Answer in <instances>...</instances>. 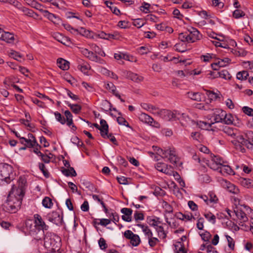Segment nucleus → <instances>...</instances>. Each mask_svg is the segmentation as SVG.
Listing matches in <instances>:
<instances>
[{"label": "nucleus", "mask_w": 253, "mask_h": 253, "mask_svg": "<svg viewBox=\"0 0 253 253\" xmlns=\"http://www.w3.org/2000/svg\"><path fill=\"white\" fill-rule=\"evenodd\" d=\"M137 52L140 54H146L149 52V48L145 46H141L137 49Z\"/></svg>", "instance_id": "nucleus-61"}, {"label": "nucleus", "mask_w": 253, "mask_h": 253, "mask_svg": "<svg viewBox=\"0 0 253 253\" xmlns=\"http://www.w3.org/2000/svg\"><path fill=\"white\" fill-rule=\"evenodd\" d=\"M162 207L165 209L166 212L168 213L172 212V207L167 202L163 201L162 203Z\"/></svg>", "instance_id": "nucleus-50"}, {"label": "nucleus", "mask_w": 253, "mask_h": 253, "mask_svg": "<svg viewBox=\"0 0 253 253\" xmlns=\"http://www.w3.org/2000/svg\"><path fill=\"white\" fill-rule=\"evenodd\" d=\"M186 42H180L176 43L174 47L175 50L180 52H184L187 50Z\"/></svg>", "instance_id": "nucleus-29"}, {"label": "nucleus", "mask_w": 253, "mask_h": 253, "mask_svg": "<svg viewBox=\"0 0 253 253\" xmlns=\"http://www.w3.org/2000/svg\"><path fill=\"white\" fill-rule=\"evenodd\" d=\"M44 246L46 248L55 251L58 250L61 246V239L56 234L47 232L43 237Z\"/></svg>", "instance_id": "nucleus-4"}, {"label": "nucleus", "mask_w": 253, "mask_h": 253, "mask_svg": "<svg viewBox=\"0 0 253 253\" xmlns=\"http://www.w3.org/2000/svg\"><path fill=\"white\" fill-rule=\"evenodd\" d=\"M211 160L214 163L217 164L220 166H221L223 164L227 163L226 162H224L220 157L218 156H214Z\"/></svg>", "instance_id": "nucleus-60"}, {"label": "nucleus", "mask_w": 253, "mask_h": 253, "mask_svg": "<svg viewBox=\"0 0 253 253\" xmlns=\"http://www.w3.org/2000/svg\"><path fill=\"white\" fill-rule=\"evenodd\" d=\"M197 124L199 127L203 129H209L212 124L207 123L204 121H200Z\"/></svg>", "instance_id": "nucleus-40"}, {"label": "nucleus", "mask_w": 253, "mask_h": 253, "mask_svg": "<svg viewBox=\"0 0 253 253\" xmlns=\"http://www.w3.org/2000/svg\"><path fill=\"white\" fill-rule=\"evenodd\" d=\"M154 150L157 151L159 155H162V157L168 158L169 161L172 164H176L177 158L176 156L175 151L171 149L163 150L157 146H153Z\"/></svg>", "instance_id": "nucleus-7"}, {"label": "nucleus", "mask_w": 253, "mask_h": 253, "mask_svg": "<svg viewBox=\"0 0 253 253\" xmlns=\"http://www.w3.org/2000/svg\"><path fill=\"white\" fill-rule=\"evenodd\" d=\"M233 117L232 115L231 114H226V112H225L223 123L227 125H230L233 123Z\"/></svg>", "instance_id": "nucleus-38"}, {"label": "nucleus", "mask_w": 253, "mask_h": 253, "mask_svg": "<svg viewBox=\"0 0 253 253\" xmlns=\"http://www.w3.org/2000/svg\"><path fill=\"white\" fill-rule=\"evenodd\" d=\"M65 116L66 118L67 125L71 126L73 124V116L69 110H66L64 112Z\"/></svg>", "instance_id": "nucleus-33"}, {"label": "nucleus", "mask_w": 253, "mask_h": 253, "mask_svg": "<svg viewBox=\"0 0 253 253\" xmlns=\"http://www.w3.org/2000/svg\"><path fill=\"white\" fill-rule=\"evenodd\" d=\"M68 105L72 111L76 114H79L82 110V107L77 104H72L71 103H68Z\"/></svg>", "instance_id": "nucleus-32"}, {"label": "nucleus", "mask_w": 253, "mask_h": 253, "mask_svg": "<svg viewBox=\"0 0 253 253\" xmlns=\"http://www.w3.org/2000/svg\"><path fill=\"white\" fill-rule=\"evenodd\" d=\"M178 120L180 121L182 125L184 126L185 124L184 122H187L190 121L189 117L184 113H180L176 111V120Z\"/></svg>", "instance_id": "nucleus-25"}, {"label": "nucleus", "mask_w": 253, "mask_h": 253, "mask_svg": "<svg viewBox=\"0 0 253 253\" xmlns=\"http://www.w3.org/2000/svg\"><path fill=\"white\" fill-rule=\"evenodd\" d=\"M161 110L162 109H160L156 106L152 105L149 112L160 117Z\"/></svg>", "instance_id": "nucleus-55"}, {"label": "nucleus", "mask_w": 253, "mask_h": 253, "mask_svg": "<svg viewBox=\"0 0 253 253\" xmlns=\"http://www.w3.org/2000/svg\"><path fill=\"white\" fill-rule=\"evenodd\" d=\"M130 240L132 245L135 247L137 246L140 242V238L139 236L136 234H134Z\"/></svg>", "instance_id": "nucleus-41"}, {"label": "nucleus", "mask_w": 253, "mask_h": 253, "mask_svg": "<svg viewBox=\"0 0 253 253\" xmlns=\"http://www.w3.org/2000/svg\"><path fill=\"white\" fill-rule=\"evenodd\" d=\"M155 168L159 171L167 175H170L172 173V168L166 164L158 163L155 165Z\"/></svg>", "instance_id": "nucleus-11"}, {"label": "nucleus", "mask_w": 253, "mask_h": 253, "mask_svg": "<svg viewBox=\"0 0 253 253\" xmlns=\"http://www.w3.org/2000/svg\"><path fill=\"white\" fill-rule=\"evenodd\" d=\"M10 56L13 58L15 60H16L18 61L21 62V59L23 58V56L22 54L15 51H12L10 53Z\"/></svg>", "instance_id": "nucleus-44"}, {"label": "nucleus", "mask_w": 253, "mask_h": 253, "mask_svg": "<svg viewBox=\"0 0 253 253\" xmlns=\"http://www.w3.org/2000/svg\"><path fill=\"white\" fill-rule=\"evenodd\" d=\"M34 224L33 221L28 220L26 221V227L29 234L37 241H41L44 236V230H47L48 226L42 220L41 216L38 214L34 215Z\"/></svg>", "instance_id": "nucleus-2"}, {"label": "nucleus", "mask_w": 253, "mask_h": 253, "mask_svg": "<svg viewBox=\"0 0 253 253\" xmlns=\"http://www.w3.org/2000/svg\"><path fill=\"white\" fill-rule=\"evenodd\" d=\"M19 9L26 16L33 18H36L38 16V15L33 10L23 7L22 5Z\"/></svg>", "instance_id": "nucleus-23"}, {"label": "nucleus", "mask_w": 253, "mask_h": 253, "mask_svg": "<svg viewBox=\"0 0 253 253\" xmlns=\"http://www.w3.org/2000/svg\"><path fill=\"white\" fill-rule=\"evenodd\" d=\"M108 216L111 218L112 217L111 219L113 222H114L116 224L117 222L119 221V216L118 214L116 212H112L111 213H109Z\"/></svg>", "instance_id": "nucleus-58"}, {"label": "nucleus", "mask_w": 253, "mask_h": 253, "mask_svg": "<svg viewBox=\"0 0 253 253\" xmlns=\"http://www.w3.org/2000/svg\"><path fill=\"white\" fill-rule=\"evenodd\" d=\"M206 94L211 100H215L219 97L217 93L211 91H207Z\"/></svg>", "instance_id": "nucleus-53"}, {"label": "nucleus", "mask_w": 253, "mask_h": 253, "mask_svg": "<svg viewBox=\"0 0 253 253\" xmlns=\"http://www.w3.org/2000/svg\"><path fill=\"white\" fill-rule=\"evenodd\" d=\"M202 35L196 28L191 27L187 30V32L181 33L179 34L178 39L182 42L193 43L200 40Z\"/></svg>", "instance_id": "nucleus-3"}, {"label": "nucleus", "mask_w": 253, "mask_h": 253, "mask_svg": "<svg viewBox=\"0 0 253 253\" xmlns=\"http://www.w3.org/2000/svg\"><path fill=\"white\" fill-rule=\"evenodd\" d=\"M144 214L139 212L138 211H135L134 213V218L136 221H138V220H142L144 219Z\"/></svg>", "instance_id": "nucleus-59"}, {"label": "nucleus", "mask_w": 253, "mask_h": 253, "mask_svg": "<svg viewBox=\"0 0 253 253\" xmlns=\"http://www.w3.org/2000/svg\"><path fill=\"white\" fill-rule=\"evenodd\" d=\"M249 76V73L247 71L239 72L237 74V79L239 80H246Z\"/></svg>", "instance_id": "nucleus-37"}, {"label": "nucleus", "mask_w": 253, "mask_h": 253, "mask_svg": "<svg viewBox=\"0 0 253 253\" xmlns=\"http://www.w3.org/2000/svg\"><path fill=\"white\" fill-rule=\"evenodd\" d=\"M14 39V36L12 33L4 32L3 30L0 35V40L8 43H13Z\"/></svg>", "instance_id": "nucleus-15"}, {"label": "nucleus", "mask_w": 253, "mask_h": 253, "mask_svg": "<svg viewBox=\"0 0 253 253\" xmlns=\"http://www.w3.org/2000/svg\"><path fill=\"white\" fill-rule=\"evenodd\" d=\"M226 163L223 164L219 167L220 169L219 172L223 175L234 174V171L229 166L226 165Z\"/></svg>", "instance_id": "nucleus-19"}, {"label": "nucleus", "mask_w": 253, "mask_h": 253, "mask_svg": "<svg viewBox=\"0 0 253 253\" xmlns=\"http://www.w3.org/2000/svg\"><path fill=\"white\" fill-rule=\"evenodd\" d=\"M205 218L211 223L214 224L215 223L216 217L215 216L210 212L205 213L204 214Z\"/></svg>", "instance_id": "nucleus-35"}, {"label": "nucleus", "mask_w": 253, "mask_h": 253, "mask_svg": "<svg viewBox=\"0 0 253 253\" xmlns=\"http://www.w3.org/2000/svg\"><path fill=\"white\" fill-rule=\"evenodd\" d=\"M208 166L211 169L213 170H216L219 171V167L220 166L218 165L217 164L214 163V162L211 160V161H209L208 163Z\"/></svg>", "instance_id": "nucleus-54"}, {"label": "nucleus", "mask_w": 253, "mask_h": 253, "mask_svg": "<svg viewBox=\"0 0 253 253\" xmlns=\"http://www.w3.org/2000/svg\"><path fill=\"white\" fill-rule=\"evenodd\" d=\"M117 121L119 125H123L126 127H130L129 124L124 118L122 117H118L117 119Z\"/></svg>", "instance_id": "nucleus-52"}, {"label": "nucleus", "mask_w": 253, "mask_h": 253, "mask_svg": "<svg viewBox=\"0 0 253 253\" xmlns=\"http://www.w3.org/2000/svg\"><path fill=\"white\" fill-rule=\"evenodd\" d=\"M26 180L20 177L17 185H13L7 196L6 201L2 205V211L8 213H15L20 208L25 195Z\"/></svg>", "instance_id": "nucleus-1"}, {"label": "nucleus", "mask_w": 253, "mask_h": 253, "mask_svg": "<svg viewBox=\"0 0 253 253\" xmlns=\"http://www.w3.org/2000/svg\"><path fill=\"white\" fill-rule=\"evenodd\" d=\"M142 229L143 232L147 236L148 238L151 237L153 236L152 232L147 226L140 224L139 225Z\"/></svg>", "instance_id": "nucleus-42"}, {"label": "nucleus", "mask_w": 253, "mask_h": 253, "mask_svg": "<svg viewBox=\"0 0 253 253\" xmlns=\"http://www.w3.org/2000/svg\"><path fill=\"white\" fill-rule=\"evenodd\" d=\"M246 138H245L242 135V141H239L238 144V149L241 152H244L245 149L243 146H246L248 149H252L253 147V131H249L246 133Z\"/></svg>", "instance_id": "nucleus-8"}, {"label": "nucleus", "mask_w": 253, "mask_h": 253, "mask_svg": "<svg viewBox=\"0 0 253 253\" xmlns=\"http://www.w3.org/2000/svg\"><path fill=\"white\" fill-rule=\"evenodd\" d=\"M54 115L57 121L60 122L62 125L65 124L66 120L65 118L63 117L60 113L56 112L54 113Z\"/></svg>", "instance_id": "nucleus-51"}, {"label": "nucleus", "mask_w": 253, "mask_h": 253, "mask_svg": "<svg viewBox=\"0 0 253 253\" xmlns=\"http://www.w3.org/2000/svg\"><path fill=\"white\" fill-rule=\"evenodd\" d=\"M47 217L49 221L57 225H60L62 224L63 216L60 214L59 212L53 211L47 214Z\"/></svg>", "instance_id": "nucleus-9"}, {"label": "nucleus", "mask_w": 253, "mask_h": 253, "mask_svg": "<svg viewBox=\"0 0 253 253\" xmlns=\"http://www.w3.org/2000/svg\"><path fill=\"white\" fill-rule=\"evenodd\" d=\"M216 113H217L215 114L213 116V119L214 122L212 123V124H214V123L223 122L225 111L219 110L217 111Z\"/></svg>", "instance_id": "nucleus-24"}, {"label": "nucleus", "mask_w": 253, "mask_h": 253, "mask_svg": "<svg viewBox=\"0 0 253 253\" xmlns=\"http://www.w3.org/2000/svg\"><path fill=\"white\" fill-rule=\"evenodd\" d=\"M200 197L207 205L216 203L218 201L217 197L215 194L212 192H209L208 195H202Z\"/></svg>", "instance_id": "nucleus-13"}, {"label": "nucleus", "mask_w": 253, "mask_h": 253, "mask_svg": "<svg viewBox=\"0 0 253 253\" xmlns=\"http://www.w3.org/2000/svg\"><path fill=\"white\" fill-rule=\"evenodd\" d=\"M78 69L82 72L85 74L87 73L88 70L90 69V66L87 64H83L78 65Z\"/></svg>", "instance_id": "nucleus-57"}, {"label": "nucleus", "mask_w": 253, "mask_h": 253, "mask_svg": "<svg viewBox=\"0 0 253 253\" xmlns=\"http://www.w3.org/2000/svg\"><path fill=\"white\" fill-rule=\"evenodd\" d=\"M138 118L141 122L148 125L151 124L153 121V118L151 116L144 113H140Z\"/></svg>", "instance_id": "nucleus-22"}, {"label": "nucleus", "mask_w": 253, "mask_h": 253, "mask_svg": "<svg viewBox=\"0 0 253 253\" xmlns=\"http://www.w3.org/2000/svg\"><path fill=\"white\" fill-rule=\"evenodd\" d=\"M39 169L42 171L43 174L45 177H48L49 173L48 170L45 169L44 165L42 163L39 164Z\"/></svg>", "instance_id": "nucleus-56"}, {"label": "nucleus", "mask_w": 253, "mask_h": 253, "mask_svg": "<svg viewBox=\"0 0 253 253\" xmlns=\"http://www.w3.org/2000/svg\"><path fill=\"white\" fill-rule=\"evenodd\" d=\"M6 3H8L10 4L13 5L14 6H15L18 9L22 6L21 4L16 0H6Z\"/></svg>", "instance_id": "nucleus-62"}, {"label": "nucleus", "mask_w": 253, "mask_h": 253, "mask_svg": "<svg viewBox=\"0 0 253 253\" xmlns=\"http://www.w3.org/2000/svg\"><path fill=\"white\" fill-rule=\"evenodd\" d=\"M102 109L105 111H111V104L107 100H103L102 102Z\"/></svg>", "instance_id": "nucleus-43"}, {"label": "nucleus", "mask_w": 253, "mask_h": 253, "mask_svg": "<svg viewBox=\"0 0 253 253\" xmlns=\"http://www.w3.org/2000/svg\"><path fill=\"white\" fill-rule=\"evenodd\" d=\"M221 185L223 187L227 189L229 192L235 194H237L239 193V189L235 186L233 184L229 182L226 180L222 179L221 182Z\"/></svg>", "instance_id": "nucleus-14"}, {"label": "nucleus", "mask_w": 253, "mask_h": 253, "mask_svg": "<svg viewBox=\"0 0 253 253\" xmlns=\"http://www.w3.org/2000/svg\"><path fill=\"white\" fill-rule=\"evenodd\" d=\"M241 183L244 187L248 188L253 186V181L250 179L242 178L241 180Z\"/></svg>", "instance_id": "nucleus-39"}, {"label": "nucleus", "mask_w": 253, "mask_h": 253, "mask_svg": "<svg viewBox=\"0 0 253 253\" xmlns=\"http://www.w3.org/2000/svg\"><path fill=\"white\" fill-rule=\"evenodd\" d=\"M31 6L32 7L38 10L41 13H42V11L43 10V6L37 2L36 0H34L33 1V3H31Z\"/></svg>", "instance_id": "nucleus-47"}, {"label": "nucleus", "mask_w": 253, "mask_h": 253, "mask_svg": "<svg viewBox=\"0 0 253 253\" xmlns=\"http://www.w3.org/2000/svg\"><path fill=\"white\" fill-rule=\"evenodd\" d=\"M126 75L128 78L137 83L141 82L143 80V77L131 72H128Z\"/></svg>", "instance_id": "nucleus-26"}, {"label": "nucleus", "mask_w": 253, "mask_h": 253, "mask_svg": "<svg viewBox=\"0 0 253 253\" xmlns=\"http://www.w3.org/2000/svg\"><path fill=\"white\" fill-rule=\"evenodd\" d=\"M175 248L176 250L175 253H186L184 250V246L181 242H178L177 244L175 245Z\"/></svg>", "instance_id": "nucleus-48"}, {"label": "nucleus", "mask_w": 253, "mask_h": 253, "mask_svg": "<svg viewBox=\"0 0 253 253\" xmlns=\"http://www.w3.org/2000/svg\"><path fill=\"white\" fill-rule=\"evenodd\" d=\"M245 15V13L240 9L235 10L233 13V16L235 18L238 19L243 17Z\"/></svg>", "instance_id": "nucleus-49"}, {"label": "nucleus", "mask_w": 253, "mask_h": 253, "mask_svg": "<svg viewBox=\"0 0 253 253\" xmlns=\"http://www.w3.org/2000/svg\"><path fill=\"white\" fill-rule=\"evenodd\" d=\"M216 74V75H218V77L225 80H229L231 78V75L226 70H222L218 72Z\"/></svg>", "instance_id": "nucleus-30"}, {"label": "nucleus", "mask_w": 253, "mask_h": 253, "mask_svg": "<svg viewBox=\"0 0 253 253\" xmlns=\"http://www.w3.org/2000/svg\"><path fill=\"white\" fill-rule=\"evenodd\" d=\"M63 174L67 176H76L77 173L73 167H70L69 169H64L62 170Z\"/></svg>", "instance_id": "nucleus-28"}, {"label": "nucleus", "mask_w": 253, "mask_h": 253, "mask_svg": "<svg viewBox=\"0 0 253 253\" xmlns=\"http://www.w3.org/2000/svg\"><path fill=\"white\" fill-rule=\"evenodd\" d=\"M225 237L227 240L228 246L229 248L231 250H233L234 249L235 247V241H234L232 237H231L230 236L228 235H226Z\"/></svg>", "instance_id": "nucleus-46"}, {"label": "nucleus", "mask_w": 253, "mask_h": 253, "mask_svg": "<svg viewBox=\"0 0 253 253\" xmlns=\"http://www.w3.org/2000/svg\"><path fill=\"white\" fill-rule=\"evenodd\" d=\"M12 167L4 164L0 169V180L9 183L14 178L15 174L12 172Z\"/></svg>", "instance_id": "nucleus-5"}, {"label": "nucleus", "mask_w": 253, "mask_h": 253, "mask_svg": "<svg viewBox=\"0 0 253 253\" xmlns=\"http://www.w3.org/2000/svg\"><path fill=\"white\" fill-rule=\"evenodd\" d=\"M81 51L84 55L90 60L93 61H97L98 57L93 52L88 50L86 48H82Z\"/></svg>", "instance_id": "nucleus-18"}, {"label": "nucleus", "mask_w": 253, "mask_h": 253, "mask_svg": "<svg viewBox=\"0 0 253 253\" xmlns=\"http://www.w3.org/2000/svg\"><path fill=\"white\" fill-rule=\"evenodd\" d=\"M100 126L97 124H93V126L100 131V134L102 137L107 136V132H108V125L106 121L101 119L100 122Z\"/></svg>", "instance_id": "nucleus-12"}, {"label": "nucleus", "mask_w": 253, "mask_h": 253, "mask_svg": "<svg viewBox=\"0 0 253 253\" xmlns=\"http://www.w3.org/2000/svg\"><path fill=\"white\" fill-rule=\"evenodd\" d=\"M121 211L124 214L122 216V218L123 220L126 222L131 221L132 210L131 209L124 208L121 209Z\"/></svg>", "instance_id": "nucleus-16"}, {"label": "nucleus", "mask_w": 253, "mask_h": 253, "mask_svg": "<svg viewBox=\"0 0 253 253\" xmlns=\"http://www.w3.org/2000/svg\"><path fill=\"white\" fill-rule=\"evenodd\" d=\"M223 131L227 135L233 138V139L231 140V142L236 147V149H238L239 141L243 142L242 134L237 129L229 126L225 127L223 129Z\"/></svg>", "instance_id": "nucleus-6"}, {"label": "nucleus", "mask_w": 253, "mask_h": 253, "mask_svg": "<svg viewBox=\"0 0 253 253\" xmlns=\"http://www.w3.org/2000/svg\"><path fill=\"white\" fill-rule=\"evenodd\" d=\"M105 3L107 7L110 8V9L111 10L113 13L117 15H118L120 14V11L119 9H118L116 6H111L113 4V3L112 2L109 1H106L105 2Z\"/></svg>", "instance_id": "nucleus-34"}, {"label": "nucleus", "mask_w": 253, "mask_h": 253, "mask_svg": "<svg viewBox=\"0 0 253 253\" xmlns=\"http://www.w3.org/2000/svg\"><path fill=\"white\" fill-rule=\"evenodd\" d=\"M187 97L191 99L197 101H201V94L198 92H188L187 93Z\"/></svg>", "instance_id": "nucleus-27"}, {"label": "nucleus", "mask_w": 253, "mask_h": 253, "mask_svg": "<svg viewBox=\"0 0 253 253\" xmlns=\"http://www.w3.org/2000/svg\"><path fill=\"white\" fill-rule=\"evenodd\" d=\"M28 139L29 140V146H34L35 145L38 146V144L37 142L35 137L32 133H29L28 134Z\"/></svg>", "instance_id": "nucleus-36"}, {"label": "nucleus", "mask_w": 253, "mask_h": 253, "mask_svg": "<svg viewBox=\"0 0 253 253\" xmlns=\"http://www.w3.org/2000/svg\"><path fill=\"white\" fill-rule=\"evenodd\" d=\"M160 117L166 121H175L176 118V111H171L168 110L162 109Z\"/></svg>", "instance_id": "nucleus-10"}, {"label": "nucleus", "mask_w": 253, "mask_h": 253, "mask_svg": "<svg viewBox=\"0 0 253 253\" xmlns=\"http://www.w3.org/2000/svg\"><path fill=\"white\" fill-rule=\"evenodd\" d=\"M242 110L243 112L248 116L253 115V109L247 106L243 107Z\"/></svg>", "instance_id": "nucleus-64"}, {"label": "nucleus", "mask_w": 253, "mask_h": 253, "mask_svg": "<svg viewBox=\"0 0 253 253\" xmlns=\"http://www.w3.org/2000/svg\"><path fill=\"white\" fill-rule=\"evenodd\" d=\"M234 212L238 219L240 220L241 223L245 222L248 220L246 214L242 210L237 209L234 211Z\"/></svg>", "instance_id": "nucleus-20"}, {"label": "nucleus", "mask_w": 253, "mask_h": 253, "mask_svg": "<svg viewBox=\"0 0 253 253\" xmlns=\"http://www.w3.org/2000/svg\"><path fill=\"white\" fill-rule=\"evenodd\" d=\"M230 59L228 58H224L223 59H219L217 61L211 64V66L214 70H218L216 66L225 67L227 66L230 62Z\"/></svg>", "instance_id": "nucleus-17"}, {"label": "nucleus", "mask_w": 253, "mask_h": 253, "mask_svg": "<svg viewBox=\"0 0 253 253\" xmlns=\"http://www.w3.org/2000/svg\"><path fill=\"white\" fill-rule=\"evenodd\" d=\"M156 229L160 237L163 239L166 238L167 235L165 232L164 228L162 226H157Z\"/></svg>", "instance_id": "nucleus-45"}, {"label": "nucleus", "mask_w": 253, "mask_h": 253, "mask_svg": "<svg viewBox=\"0 0 253 253\" xmlns=\"http://www.w3.org/2000/svg\"><path fill=\"white\" fill-rule=\"evenodd\" d=\"M58 66L63 70H67L69 69L70 63L63 58H59L57 60Z\"/></svg>", "instance_id": "nucleus-21"}, {"label": "nucleus", "mask_w": 253, "mask_h": 253, "mask_svg": "<svg viewBox=\"0 0 253 253\" xmlns=\"http://www.w3.org/2000/svg\"><path fill=\"white\" fill-rule=\"evenodd\" d=\"M149 239V245L151 247H154L156 246L157 243L159 242V240L155 237H151L148 238Z\"/></svg>", "instance_id": "nucleus-63"}, {"label": "nucleus", "mask_w": 253, "mask_h": 253, "mask_svg": "<svg viewBox=\"0 0 253 253\" xmlns=\"http://www.w3.org/2000/svg\"><path fill=\"white\" fill-rule=\"evenodd\" d=\"M42 205L45 208L50 209L53 206V203L49 197H45L42 201Z\"/></svg>", "instance_id": "nucleus-31"}]
</instances>
